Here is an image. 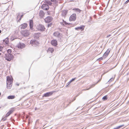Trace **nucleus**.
Instances as JSON below:
<instances>
[{"label": "nucleus", "instance_id": "f257e3e1", "mask_svg": "<svg viewBox=\"0 0 129 129\" xmlns=\"http://www.w3.org/2000/svg\"><path fill=\"white\" fill-rule=\"evenodd\" d=\"M13 78L12 77L7 76V87L8 89H10L12 86Z\"/></svg>", "mask_w": 129, "mask_h": 129}, {"label": "nucleus", "instance_id": "f03ea898", "mask_svg": "<svg viewBox=\"0 0 129 129\" xmlns=\"http://www.w3.org/2000/svg\"><path fill=\"white\" fill-rule=\"evenodd\" d=\"M5 57L7 61H10L13 59L14 56L12 54H5Z\"/></svg>", "mask_w": 129, "mask_h": 129}, {"label": "nucleus", "instance_id": "7ed1b4c3", "mask_svg": "<svg viewBox=\"0 0 129 129\" xmlns=\"http://www.w3.org/2000/svg\"><path fill=\"white\" fill-rule=\"evenodd\" d=\"M30 44L32 46H36L39 44V43L35 40H31L30 41Z\"/></svg>", "mask_w": 129, "mask_h": 129}, {"label": "nucleus", "instance_id": "20e7f679", "mask_svg": "<svg viewBox=\"0 0 129 129\" xmlns=\"http://www.w3.org/2000/svg\"><path fill=\"white\" fill-rule=\"evenodd\" d=\"M53 19L52 17L49 16L45 18L44 20L46 23H48L51 22Z\"/></svg>", "mask_w": 129, "mask_h": 129}, {"label": "nucleus", "instance_id": "39448f33", "mask_svg": "<svg viewBox=\"0 0 129 129\" xmlns=\"http://www.w3.org/2000/svg\"><path fill=\"white\" fill-rule=\"evenodd\" d=\"M54 35L57 37L58 38L61 39L62 37V34L59 33L57 31L55 32L53 34Z\"/></svg>", "mask_w": 129, "mask_h": 129}, {"label": "nucleus", "instance_id": "423d86ee", "mask_svg": "<svg viewBox=\"0 0 129 129\" xmlns=\"http://www.w3.org/2000/svg\"><path fill=\"white\" fill-rule=\"evenodd\" d=\"M29 30H25L21 31L22 34L24 36H27L29 35Z\"/></svg>", "mask_w": 129, "mask_h": 129}, {"label": "nucleus", "instance_id": "0eeeda50", "mask_svg": "<svg viewBox=\"0 0 129 129\" xmlns=\"http://www.w3.org/2000/svg\"><path fill=\"white\" fill-rule=\"evenodd\" d=\"M76 18V14H73L71 15L69 18V20L70 21H75Z\"/></svg>", "mask_w": 129, "mask_h": 129}, {"label": "nucleus", "instance_id": "6e6552de", "mask_svg": "<svg viewBox=\"0 0 129 129\" xmlns=\"http://www.w3.org/2000/svg\"><path fill=\"white\" fill-rule=\"evenodd\" d=\"M25 45L24 43H19L17 45L18 48H19L22 49L25 47Z\"/></svg>", "mask_w": 129, "mask_h": 129}, {"label": "nucleus", "instance_id": "1a4fd4ad", "mask_svg": "<svg viewBox=\"0 0 129 129\" xmlns=\"http://www.w3.org/2000/svg\"><path fill=\"white\" fill-rule=\"evenodd\" d=\"M41 7L42 9L45 10H47L49 9V6L48 5L44 4L42 5Z\"/></svg>", "mask_w": 129, "mask_h": 129}, {"label": "nucleus", "instance_id": "9d476101", "mask_svg": "<svg viewBox=\"0 0 129 129\" xmlns=\"http://www.w3.org/2000/svg\"><path fill=\"white\" fill-rule=\"evenodd\" d=\"M27 24L26 23H24L19 26V28L21 29H24L27 26Z\"/></svg>", "mask_w": 129, "mask_h": 129}, {"label": "nucleus", "instance_id": "9b49d317", "mask_svg": "<svg viewBox=\"0 0 129 129\" xmlns=\"http://www.w3.org/2000/svg\"><path fill=\"white\" fill-rule=\"evenodd\" d=\"M53 91L47 92L44 94L43 95V97L44 96L45 97H48L49 96L52 95L53 93Z\"/></svg>", "mask_w": 129, "mask_h": 129}, {"label": "nucleus", "instance_id": "f8f14e48", "mask_svg": "<svg viewBox=\"0 0 129 129\" xmlns=\"http://www.w3.org/2000/svg\"><path fill=\"white\" fill-rule=\"evenodd\" d=\"M85 27V26L84 25H82L80 27H76L75 28L76 30H83Z\"/></svg>", "mask_w": 129, "mask_h": 129}, {"label": "nucleus", "instance_id": "ddd939ff", "mask_svg": "<svg viewBox=\"0 0 129 129\" xmlns=\"http://www.w3.org/2000/svg\"><path fill=\"white\" fill-rule=\"evenodd\" d=\"M44 26L42 25H40L38 27V29L39 30L42 31L44 30Z\"/></svg>", "mask_w": 129, "mask_h": 129}, {"label": "nucleus", "instance_id": "4468645a", "mask_svg": "<svg viewBox=\"0 0 129 129\" xmlns=\"http://www.w3.org/2000/svg\"><path fill=\"white\" fill-rule=\"evenodd\" d=\"M51 43L54 46H56L57 45V41L56 40H52L51 42Z\"/></svg>", "mask_w": 129, "mask_h": 129}, {"label": "nucleus", "instance_id": "2eb2a0df", "mask_svg": "<svg viewBox=\"0 0 129 129\" xmlns=\"http://www.w3.org/2000/svg\"><path fill=\"white\" fill-rule=\"evenodd\" d=\"M62 22H60V23L63 26H64L65 25L69 24H69L67 22L65 21L63 19L62 20Z\"/></svg>", "mask_w": 129, "mask_h": 129}, {"label": "nucleus", "instance_id": "dca6fc26", "mask_svg": "<svg viewBox=\"0 0 129 129\" xmlns=\"http://www.w3.org/2000/svg\"><path fill=\"white\" fill-rule=\"evenodd\" d=\"M67 11H68L66 10H64L62 11V16L64 17L67 13Z\"/></svg>", "mask_w": 129, "mask_h": 129}, {"label": "nucleus", "instance_id": "f3484780", "mask_svg": "<svg viewBox=\"0 0 129 129\" xmlns=\"http://www.w3.org/2000/svg\"><path fill=\"white\" fill-rule=\"evenodd\" d=\"M29 26L31 30H32L33 27V21L32 20H31L29 22Z\"/></svg>", "mask_w": 129, "mask_h": 129}, {"label": "nucleus", "instance_id": "a211bd4d", "mask_svg": "<svg viewBox=\"0 0 129 129\" xmlns=\"http://www.w3.org/2000/svg\"><path fill=\"white\" fill-rule=\"evenodd\" d=\"M44 14L43 11H40L39 13V15L41 17H43L44 16Z\"/></svg>", "mask_w": 129, "mask_h": 129}, {"label": "nucleus", "instance_id": "6ab92c4d", "mask_svg": "<svg viewBox=\"0 0 129 129\" xmlns=\"http://www.w3.org/2000/svg\"><path fill=\"white\" fill-rule=\"evenodd\" d=\"M15 96L14 95H11L8 96V99H12L15 98Z\"/></svg>", "mask_w": 129, "mask_h": 129}, {"label": "nucleus", "instance_id": "aec40b11", "mask_svg": "<svg viewBox=\"0 0 129 129\" xmlns=\"http://www.w3.org/2000/svg\"><path fill=\"white\" fill-rule=\"evenodd\" d=\"M34 36L36 38H38L40 36V34L39 33H35Z\"/></svg>", "mask_w": 129, "mask_h": 129}, {"label": "nucleus", "instance_id": "412c9836", "mask_svg": "<svg viewBox=\"0 0 129 129\" xmlns=\"http://www.w3.org/2000/svg\"><path fill=\"white\" fill-rule=\"evenodd\" d=\"M54 51V49L52 48H49L48 49V51L50 52L51 53H53Z\"/></svg>", "mask_w": 129, "mask_h": 129}, {"label": "nucleus", "instance_id": "4be33fe9", "mask_svg": "<svg viewBox=\"0 0 129 129\" xmlns=\"http://www.w3.org/2000/svg\"><path fill=\"white\" fill-rule=\"evenodd\" d=\"M4 42L7 44H8L9 43V39L7 38H6L5 40H3Z\"/></svg>", "mask_w": 129, "mask_h": 129}, {"label": "nucleus", "instance_id": "5701e85b", "mask_svg": "<svg viewBox=\"0 0 129 129\" xmlns=\"http://www.w3.org/2000/svg\"><path fill=\"white\" fill-rule=\"evenodd\" d=\"M124 125H120V126H118L116 127L113 128V129H119L120 128H121L122 127L124 126Z\"/></svg>", "mask_w": 129, "mask_h": 129}, {"label": "nucleus", "instance_id": "b1692460", "mask_svg": "<svg viewBox=\"0 0 129 129\" xmlns=\"http://www.w3.org/2000/svg\"><path fill=\"white\" fill-rule=\"evenodd\" d=\"M95 84H93L91 85L90 86V87H89V88H87V89H85L84 90H88L89 89H90L92 87H94V85H95Z\"/></svg>", "mask_w": 129, "mask_h": 129}, {"label": "nucleus", "instance_id": "393cba45", "mask_svg": "<svg viewBox=\"0 0 129 129\" xmlns=\"http://www.w3.org/2000/svg\"><path fill=\"white\" fill-rule=\"evenodd\" d=\"M73 10L76 11L77 12H79V13H80L81 11V10L78 8H75Z\"/></svg>", "mask_w": 129, "mask_h": 129}, {"label": "nucleus", "instance_id": "a878e982", "mask_svg": "<svg viewBox=\"0 0 129 129\" xmlns=\"http://www.w3.org/2000/svg\"><path fill=\"white\" fill-rule=\"evenodd\" d=\"M108 54H107V53H104V54L103 57L105 59V58H106L108 56Z\"/></svg>", "mask_w": 129, "mask_h": 129}, {"label": "nucleus", "instance_id": "bb28decb", "mask_svg": "<svg viewBox=\"0 0 129 129\" xmlns=\"http://www.w3.org/2000/svg\"><path fill=\"white\" fill-rule=\"evenodd\" d=\"M52 2L54 4H57V2L56 0H51Z\"/></svg>", "mask_w": 129, "mask_h": 129}, {"label": "nucleus", "instance_id": "cd10ccee", "mask_svg": "<svg viewBox=\"0 0 129 129\" xmlns=\"http://www.w3.org/2000/svg\"><path fill=\"white\" fill-rule=\"evenodd\" d=\"M108 98H107V96L106 95L104 96L102 98V99L104 101L107 100Z\"/></svg>", "mask_w": 129, "mask_h": 129}, {"label": "nucleus", "instance_id": "c85d7f7f", "mask_svg": "<svg viewBox=\"0 0 129 129\" xmlns=\"http://www.w3.org/2000/svg\"><path fill=\"white\" fill-rule=\"evenodd\" d=\"M114 79V78L112 77L108 81V82H109V83L111 82L112 81H113Z\"/></svg>", "mask_w": 129, "mask_h": 129}, {"label": "nucleus", "instance_id": "c756f323", "mask_svg": "<svg viewBox=\"0 0 129 129\" xmlns=\"http://www.w3.org/2000/svg\"><path fill=\"white\" fill-rule=\"evenodd\" d=\"M14 111V109L12 108H11L9 112L10 114H11Z\"/></svg>", "mask_w": 129, "mask_h": 129}, {"label": "nucleus", "instance_id": "7c9ffc66", "mask_svg": "<svg viewBox=\"0 0 129 129\" xmlns=\"http://www.w3.org/2000/svg\"><path fill=\"white\" fill-rule=\"evenodd\" d=\"M110 49H108L106 51L105 53H107V54H109V53L110 52Z\"/></svg>", "mask_w": 129, "mask_h": 129}, {"label": "nucleus", "instance_id": "2f4dec72", "mask_svg": "<svg viewBox=\"0 0 129 129\" xmlns=\"http://www.w3.org/2000/svg\"><path fill=\"white\" fill-rule=\"evenodd\" d=\"M11 50L10 49H8L7 51V53L9 54H11Z\"/></svg>", "mask_w": 129, "mask_h": 129}, {"label": "nucleus", "instance_id": "473e14b6", "mask_svg": "<svg viewBox=\"0 0 129 129\" xmlns=\"http://www.w3.org/2000/svg\"><path fill=\"white\" fill-rule=\"evenodd\" d=\"M71 83V81H70L68 83H67L66 86L67 87H69V85Z\"/></svg>", "mask_w": 129, "mask_h": 129}, {"label": "nucleus", "instance_id": "72a5a7b5", "mask_svg": "<svg viewBox=\"0 0 129 129\" xmlns=\"http://www.w3.org/2000/svg\"><path fill=\"white\" fill-rule=\"evenodd\" d=\"M48 4L50 6L52 5V3H51V2L50 1H48L47 2Z\"/></svg>", "mask_w": 129, "mask_h": 129}, {"label": "nucleus", "instance_id": "f704fd0d", "mask_svg": "<svg viewBox=\"0 0 129 129\" xmlns=\"http://www.w3.org/2000/svg\"><path fill=\"white\" fill-rule=\"evenodd\" d=\"M10 113L9 112H8L6 114V117L10 115Z\"/></svg>", "mask_w": 129, "mask_h": 129}, {"label": "nucleus", "instance_id": "c9c22d12", "mask_svg": "<svg viewBox=\"0 0 129 129\" xmlns=\"http://www.w3.org/2000/svg\"><path fill=\"white\" fill-rule=\"evenodd\" d=\"M103 58H103V57H101L99 58L98 59H97V60H99V61L100 60H102Z\"/></svg>", "mask_w": 129, "mask_h": 129}, {"label": "nucleus", "instance_id": "e433bc0d", "mask_svg": "<svg viewBox=\"0 0 129 129\" xmlns=\"http://www.w3.org/2000/svg\"><path fill=\"white\" fill-rule=\"evenodd\" d=\"M76 79V78H73L71 80H70V81H71V82H73V81H74L75 80V79Z\"/></svg>", "mask_w": 129, "mask_h": 129}, {"label": "nucleus", "instance_id": "4c0bfd02", "mask_svg": "<svg viewBox=\"0 0 129 129\" xmlns=\"http://www.w3.org/2000/svg\"><path fill=\"white\" fill-rule=\"evenodd\" d=\"M129 2V0H127L125 2L124 4H127Z\"/></svg>", "mask_w": 129, "mask_h": 129}, {"label": "nucleus", "instance_id": "58836bf2", "mask_svg": "<svg viewBox=\"0 0 129 129\" xmlns=\"http://www.w3.org/2000/svg\"><path fill=\"white\" fill-rule=\"evenodd\" d=\"M23 15H22L21 16V17H20V18H19V19L18 20V21H20L21 20V18L23 17Z\"/></svg>", "mask_w": 129, "mask_h": 129}, {"label": "nucleus", "instance_id": "ea45409f", "mask_svg": "<svg viewBox=\"0 0 129 129\" xmlns=\"http://www.w3.org/2000/svg\"><path fill=\"white\" fill-rule=\"evenodd\" d=\"M6 120V118H3L2 119V120H3V121H5Z\"/></svg>", "mask_w": 129, "mask_h": 129}, {"label": "nucleus", "instance_id": "a19ab883", "mask_svg": "<svg viewBox=\"0 0 129 129\" xmlns=\"http://www.w3.org/2000/svg\"><path fill=\"white\" fill-rule=\"evenodd\" d=\"M2 47L1 46H0V51L2 50Z\"/></svg>", "mask_w": 129, "mask_h": 129}, {"label": "nucleus", "instance_id": "79ce46f5", "mask_svg": "<svg viewBox=\"0 0 129 129\" xmlns=\"http://www.w3.org/2000/svg\"><path fill=\"white\" fill-rule=\"evenodd\" d=\"M71 102H70L69 103V104H67V107L68 106H69V104H71Z\"/></svg>", "mask_w": 129, "mask_h": 129}, {"label": "nucleus", "instance_id": "37998d69", "mask_svg": "<svg viewBox=\"0 0 129 129\" xmlns=\"http://www.w3.org/2000/svg\"><path fill=\"white\" fill-rule=\"evenodd\" d=\"M19 15H17V19H18V18H19Z\"/></svg>", "mask_w": 129, "mask_h": 129}, {"label": "nucleus", "instance_id": "c03bdc74", "mask_svg": "<svg viewBox=\"0 0 129 129\" xmlns=\"http://www.w3.org/2000/svg\"><path fill=\"white\" fill-rule=\"evenodd\" d=\"M111 36V35H109V36H107V37L108 38L109 37Z\"/></svg>", "mask_w": 129, "mask_h": 129}, {"label": "nucleus", "instance_id": "a18cd8bd", "mask_svg": "<svg viewBox=\"0 0 129 129\" xmlns=\"http://www.w3.org/2000/svg\"><path fill=\"white\" fill-rule=\"evenodd\" d=\"M35 110H36L37 109V108L36 107L35 108Z\"/></svg>", "mask_w": 129, "mask_h": 129}, {"label": "nucleus", "instance_id": "49530a36", "mask_svg": "<svg viewBox=\"0 0 129 129\" xmlns=\"http://www.w3.org/2000/svg\"><path fill=\"white\" fill-rule=\"evenodd\" d=\"M2 31L1 30H0V33H1Z\"/></svg>", "mask_w": 129, "mask_h": 129}, {"label": "nucleus", "instance_id": "de8ad7c7", "mask_svg": "<svg viewBox=\"0 0 129 129\" xmlns=\"http://www.w3.org/2000/svg\"><path fill=\"white\" fill-rule=\"evenodd\" d=\"M50 26V24H48V26L49 27V26Z\"/></svg>", "mask_w": 129, "mask_h": 129}, {"label": "nucleus", "instance_id": "09e8293b", "mask_svg": "<svg viewBox=\"0 0 129 129\" xmlns=\"http://www.w3.org/2000/svg\"><path fill=\"white\" fill-rule=\"evenodd\" d=\"M75 99L73 100L72 101V102H73V101H74V100H75Z\"/></svg>", "mask_w": 129, "mask_h": 129}, {"label": "nucleus", "instance_id": "8fccbe9b", "mask_svg": "<svg viewBox=\"0 0 129 129\" xmlns=\"http://www.w3.org/2000/svg\"><path fill=\"white\" fill-rule=\"evenodd\" d=\"M1 53H0V55H1Z\"/></svg>", "mask_w": 129, "mask_h": 129}, {"label": "nucleus", "instance_id": "3c124183", "mask_svg": "<svg viewBox=\"0 0 129 129\" xmlns=\"http://www.w3.org/2000/svg\"><path fill=\"white\" fill-rule=\"evenodd\" d=\"M1 93L0 92V95H1Z\"/></svg>", "mask_w": 129, "mask_h": 129}, {"label": "nucleus", "instance_id": "603ef678", "mask_svg": "<svg viewBox=\"0 0 129 129\" xmlns=\"http://www.w3.org/2000/svg\"><path fill=\"white\" fill-rule=\"evenodd\" d=\"M71 2H73V1H71Z\"/></svg>", "mask_w": 129, "mask_h": 129}, {"label": "nucleus", "instance_id": "864d4df0", "mask_svg": "<svg viewBox=\"0 0 129 129\" xmlns=\"http://www.w3.org/2000/svg\"><path fill=\"white\" fill-rule=\"evenodd\" d=\"M99 81H98V82H97V83H98Z\"/></svg>", "mask_w": 129, "mask_h": 129}, {"label": "nucleus", "instance_id": "5fc2aeb1", "mask_svg": "<svg viewBox=\"0 0 129 129\" xmlns=\"http://www.w3.org/2000/svg\"><path fill=\"white\" fill-rule=\"evenodd\" d=\"M17 85H18V86L19 85L18 84H17Z\"/></svg>", "mask_w": 129, "mask_h": 129}]
</instances>
